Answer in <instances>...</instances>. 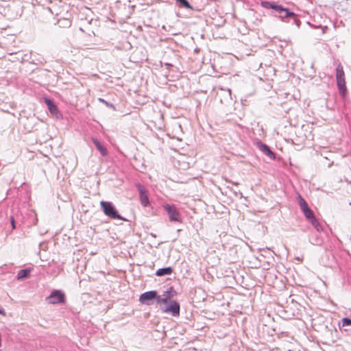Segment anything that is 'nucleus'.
<instances>
[{
	"mask_svg": "<svg viewBox=\"0 0 351 351\" xmlns=\"http://www.w3.org/2000/svg\"><path fill=\"white\" fill-rule=\"evenodd\" d=\"M171 222L180 223L182 221L181 214L174 204H165L162 206Z\"/></svg>",
	"mask_w": 351,
	"mask_h": 351,
	"instance_id": "1",
	"label": "nucleus"
},
{
	"mask_svg": "<svg viewBox=\"0 0 351 351\" xmlns=\"http://www.w3.org/2000/svg\"><path fill=\"white\" fill-rule=\"evenodd\" d=\"M100 204L106 215L108 216L112 219L127 221L125 218H123V217L118 214L117 210L115 209L114 206L112 205L111 202L101 201L100 202Z\"/></svg>",
	"mask_w": 351,
	"mask_h": 351,
	"instance_id": "2",
	"label": "nucleus"
},
{
	"mask_svg": "<svg viewBox=\"0 0 351 351\" xmlns=\"http://www.w3.org/2000/svg\"><path fill=\"white\" fill-rule=\"evenodd\" d=\"M66 298L63 291L61 290H53L51 294L46 298L48 304H58L65 302Z\"/></svg>",
	"mask_w": 351,
	"mask_h": 351,
	"instance_id": "3",
	"label": "nucleus"
},
{
	"mask_svg": "<svg viewBox=\"0 0 351 351\" xmlns=\"http://www.w3.org/2000/svg\"><path fill=\"white\" fill-rule=\"evenodd\" d=\"M337 84L340 92L346 91V82L343 66L339 64L336 68Z\"/></svg>",
	"mask_w": 351,
	"mask_h": 351,
	"instance_id": "4",
	"label": "nucleus"
},
{
	"mask_svg": "<svg viewBox=\"0 0 351 351\" xmlns=\"http://www.w3.org/2000/svg\"><path fill=\"white\" fill-rule=\"evenodd\" d=\"M64 5H68L65 3L59 1L58 2L51 3L50 6L47 7V8H45V10L50 12L51 14L55 15V16L56 17L63 10Z\"/></svg>",
	"mask_w": 351,
	"mask_h": 351,
	"instance_id": "5",
	"label": "nucleus"
},
{
	"mask_svg": "<svg viewBox=\"0 0 351 351\" xmlns=\"http://www.w3.org/2000/svg\"><path fill=\"white\" fill-rule=\"evenodd\" d=\"M162 310L165 313H171L173 316H177L180 314V304L176 301H171L169 304Z\"/></svg>",
	"mask_w": 351,
	"mask_h": 351,
	"instance_id": "6",
	"label": "nucleus"
},
{
	"mask_svg": "<svg viewBox=\"0 0 351 351\" xmlns=\"http://www.w3.org/2000/svg\"><path fill=\"white\" fill-rule=\"evenodd\" d=\"M139 192L140 200L143 206L147 207L149 205V200L148 197V192L146 189L141 184L137 186Z\"/></svg>",
	"mask_w": 351,
	"mask_h": 351,
	"instance_id": "7",
	"label": "nucleus"
},
{
	"mask_svg": "<svg viewBox=\"0 0 351 351\" xmlns=\"http://www.w3.org/2000/svg\"><path fill=\"white\" fill-rule=\"evenodd\" d=\"M256 145L259 150L264 153L266 156H267L270 159L274 160L276 158L274 153L270 149V148L266 144H264L262 142L258 141Z\"/></svg>",
	"mask_w": 351,
	"mask_h": 351,
	"instance_id": "8",
	"label": "nucleus"
},
{
	"mask_svg": "<svg viewBox=\"0 0 351 351\" xmlns=\"http://www.w3.org/2000/svg\"><path fill=\"white\" fill-rule=\"evenodd\" d=\"M156 291H146L142 293L139 298V301L141 303H146L149 304L148 301L156 299Z\"/></svg>",
	"mask_w": 351,
	"mask_h": 351,
	"instance_id": "9",
	"label": "nucleus"
},
{
	"mask_svg": "<svg viewBox=\"0 0 351 351\" xmlns=\"http://www.w3.org/2000/svg\"><path fill=\"white\" fill-rule=\"evenodd\" d=\"M217 97L219 98L220 101L221 103L223 102V100L225 101H228V100H230L231 98V90L230 88H220V92H217Z\"/></svg>",
	"mask_w": 351,
	"mask_h": 351,
	"instance_id": "10",
	"label": "nucleus"
},
{
	"mask_svg": "<svg viewBox=\"0 0 351 351\" xmlns=\"http://www.w3.org/2000/svg\"><path fill=\"white\" fill-rule=\"evenodd\" d=\"M281 8L283 10L282 11H279L276 10L275 11L278 14V18L281 19V21H285L286 18H294L295 16V14L293 12H291L287 8H284L281 5Z\"/></svg>",
	"mask_w": 351,
	"mask_h": 351,
	"instance_id": "11",
	"label": "nucleus"
},
{
	"mask_svg": "<svg viewBox=\"0 0 351 351\" xmlns=\"http://www.w3.org/2000/svg\"><path fill=\"white\" fill-rule=\"evenodd\" d=\"M63 10L57 16L56 20H71V14L69 12V5H64Z\"/></svg>",
	"mask_w": 351,
	"mask_h": 351,
	"instance_id": "12",
	"label": "nucleus"
},
{
	"mask_svg": "<svg viewBox=\"0 0 351 351\" xmlns=\"http://www.w3.org/2000/svg\"><path fill=\"white\" fill-rule=\"evenodd\" d=\"M261 5L262 7L266 9H272L274 10H278L279 11L283 10L281 8V5H277L276 3L272 1H261Z\"/></svg>",
	"mask_w": 351,
	"mask_h": 351,
	"instance_id": "13",
	"label": "nucleus"
},
{
	"mask_svg": "<svg viewBox=\"0 0 351 351\" xmlns=\"http://www.w3.org/2000/svg\"><path fill=\"white\" fill-rule=\"evenodd\" d=\"M173 272V269L171 267H164L158 269L156 272V275L158 276H163L166 275H171Z\"/></svg>",
	"mask_w": 351,
	"mask_h": 351,
	"instance_id": "14",
	"label": "nucleus"
},
{
	"mask_svg": "<svg viewBox=\"0 0 351 351\" xmlns=\"http://www.w3.org/2000/svg\"><path fill=\"white\" fill-rule=\"evenodd\" d=\"M170 297V291H167L162 295H156V299L158 303H167Z\"/></svg>",
	"mask_w": 351,
	"mask_h": 351,
	"instance_id": "15",
	"label": "nucleus"
},
{
	"mask_svg": "<svg viewBox=\"0 0 351 351\" xmlns=\"http://www.w3.org/2000/svg\"><path fill=\"white\" fill-rule=\"evenodd\" d=\"M45 103H46L47 108H48L49 110L50 111V112H51L53 114H56L58 112V108L54 104L53 101H51L49 99H46Z\"/></svg>",
	"mask_w": 351,
	"mask_h": 351,
	"instance_id": "16",
	"label": "nucleus"
},
{
	"mask_svg": "<svg viewBox=\"0 0 351 351\" xmlns=\"http://www.w3.org/2000/svg\"><path fill=\"white\" fill-rule=\"evenodd\" d=\"M29 273H30V269H21L17 274L16 278L19 280H23V279L27 278L29 276Z\"/></svg>",
	"mask_w": 351,
	"mask_h": 351,
	"instance_id": "17",
	"label": "nucleus"
},
{
	"mask_svg": "<svg viewBox=\"0 0 351 351\" xmlns=\"http://www.w3.org/2000/svg\"><path fill=\"white\" fill-rule=\"evenodd\" d=\"M298 203H299V206H300V208L302 210V211H304V210L309 208L306 202L300 195H298Z\"/></svg>",
	"mask_w": 351,
	"mask_h": 351,
	"instance_id": "18",
	"label": "nucleus"
},
{
	"mask_svg": "<svg viewBox=\"0 0 351 351\" xmlns=\"http://www.w3.org/2000/svg\"><path fill=\"white\" fill-rule=\"evenodd\" d=\"M57 24L60 27H69L71 25V20H57Z\"/></svg>",
	"mask_w": 351,
	"mask_h": 351,
	"instance_id": "19",
	"label": "nucleus"
},
{
	"mask_svg": "<svg viewBox=\"0 0 351 351\" xmlns=\"http://www.w3.org/2000/svg\"><path fill=\"white\" fill-rule=\"evenodd\" d=\"M177 3L182 8L193 10V7L189 4L187 0H176Z\"/></svg>",
	"mask_w": 351,
	"mask_h": 351,
	"instance_id": "20",
	"label": "nucleus"
},
{
	"mask_svg": "<svg viewBox=\"0 0 351 351\" xmlns=\"http://www.w3.org/2000/svg\"><path fill=\"white\" fill-rule=\"evenodd\" d=\"M305 217L308 220H311L313 218L315 217L314 216V214L313 213V211L310 209V208H308L304 211H302Z\"/></svg>",
	"mask_w": 351,
	"mask_h": 351,
	"instance_id": "21",
	"label": "nucleus"
},
{
	"mask_svg": "<svg viewBox=\"0 0 351 351\" xmlns=\"http://www.w3.org/2000/svg\"><path fill=\"white\" fill-rule=\"evenodd\" d=\"M309 221L318 232L322 230V226L315 217L313 218Z\"/></svg>",
	"mask_w": 351,
	"mask_h": 351,
	"instance_id": "22",
	"label": "nucleus"
},
{
	"mask_svg": "<svg viewBox=\"0 0 351 351\" xmlns=\"http://www.w3.org/2000/svg\"><path fill=\"white\" fill-rule=\"evenodd\" d=\"M103 156H106L108 154L106 148L102 145L97 148Z\"/></svg>",
	"mask_w": 351,
	"mask_h": 351,
	"instance_id": "23",
	"label": "nucleus"
},
{
	"mask_svg": "<svg viewBox=\"0 0 351 351\" xmlns=\"http://www.w3.org/2000/svg\"><path fill=\"white\" fill-rule=\"evenodd\" d=\"M342 326H351V319L349 318H347V317L343 318Z\"/></svg>",
	"mask_w": 351,
	"mask_h": 351,
	"instance_id": "24",
	"label": "nucleus"
},
{
	"mask_svg": "<svg viewBox=\"0 0 351 351\" xmlns=\"http://www.w3.org/2000/svg\"><path fill=\"white\" fill-rule=\"evenodd\" d=\"M92 141L94 145H95L96 148L101 145V143L97 138H93Z\"/></svg>",
	"mask_w": 351,
	"mask_h": 351,
	"instance_id": "25",
	"label": "nucleus"
},
{
	"mask_svg": "<svg viewBox=\"0 0 351 351\" xmlns=\"http://www.w3.org/2000/svg\"><path fill=\"white\" fill-rule=\"evenodd\" d=\"M294 23L295 24L298 26V27H300V21L296 19H294Z\"/></svg>",
	"mask_w": 351,
	"mask_h": 351,
	"instance_id": "26",
	"label": "nucleus"
},
{
	"mask_svg": "<svg viewBox=\"0 0 351 351\" xmlns=\"http://www.w3.org/2000/svg\"><path fill=\"white\" fill-rule=\"evenodd\" d=\"M11 223H12V228H15V223H14V219L13 217H12V219H11Z\"/></svg>",
	"mask_w": 351,
	"mask_h": 351,
	"instance_id": "27",
	"label": "nucleus"
},
{
	"mask_svg": "<svg viewBox=\"0 0 351 351\" xmlns=\"http://www.w3.org/2000/svg\"><path fill=\"white\" fill-rule=\"evenodd\" d=\"M0 315H5V312L4 309L0 308Z\"/></svg>",
	"mask_w": 351,
	"mask_h": 351,
	"instance_id": "28",
	"label": "nucleus"
},
{
	"mask_svg": "<svg viewBox=\"0 0 351 351\" xmlns=\"http://www.w3.org/2000/svg\"><path fill=\"white\" fill-rule=\"evenodd\" d=\"M99 100H100L101 101H102V102H104V103L107 104V102H106V101H104V99H99Z\"/></svg>",
	"mask_w": 351,
	"mask_h": 351,
	"instance_id": "29",
	"label": "nucleus"
}]
</instances>
